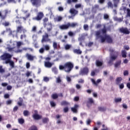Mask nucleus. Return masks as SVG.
Listing matches in <instances>:
<instances>
[{
    "label": "nucleus",
    "mask_w": 130,
    "mask_h": 130,
    "mask_svg": "<svg viewBox=\"0 0 130 130\" xmlns=\"http://www.w3.org/2000/svg\"><path fill=\"white\" fill-rule=\"evenodd\" d=\"M98 109L99 111L101 112H104V111H106V108L104 107H99Z\"/></svg>",
    "instance_id": "29"
},
{
    "label": "nucleus",
    "mask_w": 130,
    "mask_h": 130,
    "mask_svg": "<svg viewBox=\"0 0 130 130\" xmlns=\"http://www.w3.org/2000/svg\"><path fill=\"white\" fill-rule=\"evenodd\" d=\"M32 38L34 42L37 40V37L35 35H32Z\"/></svg>",
    "instance_id": "63"
},
{
    "label": "nucleus",
    "mask_w": 130,
    "mask_h": 130,
    "mask_svg": "<svg viewBox=\"0 0 130 130\" xmlns=\"http://www.w3.org/2000/svg\"><path fill=\"white\" fill-rule=\"evenodd\" d=\"M56 83H61V79H60V77L58 76L56 78Z\"/></svg>",
    "instance_id": "48"
},
{
    "label": "nucleus",
    "mask_w": 130,
    "mask_h": 130,
    "mask_svg": "<svg viewBox=\"0 0 130 130\" xmlns=\"http://www.w3.org/2000/svg\"><path fill=\"white\" fill-rule=\"evenodd\" d=\"M113 2L114 3V6L116 8L117 5H118V3H119V0H113Z\"/></svg>",
    "instance_id": "35"
},
{
    "label": "nucleus",
    "mask_w": 130,
    "mask_h": 130,
    "mask_svg": "<svg viewBox=\"0 0 130 130\" xmlns=\"http://www.w3.org/2000/svg\"><path fill=\"white\" fill-rule=\"evenodd\" d=\"M94 103V100L93 98H89L88 99V101L87 102V107H90L91 105Z\"/></svg>",
    "instance_id": "15"
},
{
    "label": "nucleus",
    "mask_w": 130,
    "mask_h": 130,
    "mask_svg": "<svg viewBox=\"0 0 130 130\" xmlns=\"http://www.w3.org/2000/svg\"><path fill=\"white\" fill-rule=\"evenodd\" d=\"M91 81L92 82V84L93 85H95V86H98V84H99V83H100L101 82V79H99L96 80V81H95V80H94V79L91 78L90 79Z\"/></svg>",
    "instance_id": "17"
},
{
    "label": "nucleus",
    "mask_w": 130,
    "mask_h": 130,
    "mask_svg": "<svg viewBox=\"0 0 130 130\" xmlns=\"http://www.w3.org/2000/svg\"><path fill=\"white\" fill-rule=\"evenodd\" d=\"M70 22L67 23L66 24H62L59 26L60 30H68L70 28Z\"/></svg>",
    "instance_id": "11"
},
{
    "label": "nucleus",
    "mask_w": 130,
    "mask_h": 130,
    "mask_svg": "<svg viewBox=\"0 0 130 130\" xmlns=\"http://www.w3.org/2000/svg\"><path fill=\"white\" fill-rule=\"evenodd\" d=\"M51 97L53 99H57V98H58V95L57 94L54 93L51 95Z\"/></svg>",
    "instance_id": "47"
},
{
    "label": "nucleus",
    "mask_w": 130,
    "mask_h": 130,
    "mask_svg": "<svg viewBox=\"0 0 130 130\" xmlns=\"http://www.w3.org/2000/svg\"><path fill=\"white\" fill-rule=\"evenodd\" d=\"M7 44H10V45H13V46H16V44L12 42V40H10L9 41L7 42Z\"/></svg>",
    "instance_id": "44"
},
{
    "label": "nucleus",
    "mask_w": 130,
    "mask_h": 130,
    "mask_svg": "<svg viewBox=\"0 0 130 130\" xmlns=\"http://www.w3.org/2000/svg\"><path fill=\"white\" fill-rule=\"evenodd\" d=\"M100 38L101 39V43H103L105 42V40H106V35H105V37L103 36H100Z\"/></svg>",
    "instance_id": "27"
},
{
    "label": "nucleus",
    "mask_w": 130,
    "mask_h": 130,
    "mask_svg": "<svg viewBox=\"0 0 130 130\" xmlns=\"http://www.w3.org/2000/svg\"><path fill=\"white\" fill-rule=\"evenodd\" d=\"M18 120L20 124H23V123L25 122V120H24L23 118H19Z\"/></svg>",
    "instance_id": "38"
},
{
    "label": "nucleus",
    "mask_w": 130,
    "mask_h": 130,
    "mask_svg": "<svg viewBox=\"0 0 130 130\" xmlns=\"http://www.w3.org/2000/svg\"><path fill=\"white\" fill-rule=\"evenodd\" d=\"M53 47L54 49L55 50V49H57V43L54 42L53 43Z\"/></svg>",
    "instance_id": "42"
},
{
    "label": "nucleus",
    "mask_w": 130,
    "mask_h": 130,
    "mask_svg": "<svg viewBox=\"0 0 130 130\" xmlns=\"http://www.w3.org/2000/svg\"><path fill=\"white\" fill-rule=\"evenodd\" d=\"M95 64L96 67H102L103 64V60L99 59L96 60Z\"/></svg>",
    "instance_id": "18"
},
{
    "label": "nucleus",
    "mask_w": 130,
    "mask_h": 130,
    "mask_svg": "<svg viewBox=\"0 0 130 130\" xmlns=\"http://www.w3.org/2000/svg\"><path fill=\"white\" fill-rule=\"evenodd\" d=\"M115 102L117 103L118 102H121V98H117L115 99Z\"/></svg>",
    "instance_id": "61"
},
{
    "label": "nucleus",
    "mask_w": 130,
    "mask_h": 130,
    "mask_svg": "<svg viewBox=\"0 0 130 130\" xmlns=\"http://www.w3.org/2000/svg\"><path fill=\"white\" fill-rule=\"evenodd\" d=\"M100 31H95V36H96V39H99L100 37Z\"/></svg>",
    "instance_id": "36"
},
{
    "label": "nucleus",
    "mask_w": 130,
    "mask_h": 130,
    "mask_svg": "<svg viewBox=\"0 0 130 130\" xmlns=\"http://www.w3.org/2000/svg\"><path fill=\"white\" fill-rule=\"evenodd\" d=\"M79 107V105H75L74 107L71 108V111L74 113H78V110L77 109Z\"/></svg>",
    "instance_id": "19"
},
{
    "label": "nucleus",
    "mask_w": 130,
    "mask_h": 130,
    "mask_svg": "<svg viewBox=\"0 0 130 130\" xmlns=\"http://www.w3.org/2000/svg\"><path fill=\"white\" fill-rule=\"evenodd\" d=\"M26 57L27 58L28 60H30V61H33L34 60V58H36L35 56H32L29 53H26Z\"/></svg>",
    "instance_id": "13"
},
{
    "label": "nucleus",
    "mask_w": 130,
    "mask_h": 130,
    "mask_svg": "<svg viewBox=\"0 0 130 130\" xmlns=\"http://www.w3.org/2000/svg\"><path fill=\"white\" fill-rule=\"evenodd\" d=\"M59 69L60 70H64V71L66 72V67H65V65L64 64V66L60 65L59 67Z\"/></svg>",
    "instance_id": "54"
},
{
    "label": "nucleus",
    "mask_w": 130,
    "mask_h": 130,
    "mask_svg": "<svg viewBox=\"0 0 130 130\" xmlns=\"http://www.w3.org/2000/svg\"><path fill=\"white\" fill-rule=\"evenodd\" d=\"M106 40L108 43H112V38L110 36H106Z\"/></svg>",
    "instance_id": "21"
},
{
    "label": "nucleus",
    "mask_w": 130,
    "mask_h": 130,
    "mask_svg": "<svg viewBox=\"0 0 130 130\" xmlns=\"http://www.w3.org/2000/svg\"><path fill=\"white\" fill-rule=\"evenodd\" d=\"M114 20L115 21H117L118 22H122V19L121 18L115 17Z\"/></svg>",
    "instance_id": "56"
},
{
    "label": "nucleus",
    "mask_w": 130,
    "mask_h": 130,
    "mask_svg": "<svg viewBox=\"0 0 130 130\" xmlns=\"http://www.w3.org/2000/svg\"><path fill=\"white\" fill-rule=\"evenodd\" d=\"M121 64V61H117L115 64V68H118Z\"/></svg>",
    "instance_id": "41"
},
{
    "label": "nucleus",
    "mask_w": 130,
    "mask_h": 130,
    "mask_svg": "<svg viewBox=\"0 0 130 130\" xmlns=\"http://www.w3.org/2000/svg\"><path fill=\"white\" fill-rule=\"evenodd\" d=\"M101 31L103 34L106 33V27L105 25H104V28L102 29Z\"/></svg>",
    "instance_id": "50"
},
{
    "label": "nucleus",
    "mask_w": 130,
    "mask_h": 130,
    "mask_svg": "<svg viewBox=\"0 0 130 130\" xmlns=\"http://www.w3.org/2000/svg\"><path fill=\"white\" fill-rule=\"evenodd\" d=\"M85 82L84 79H80L78 80V83L79 84H84Z\"/></svg>",
    "instance_id": "64"
},
{
    "label": "nucleus",
    "mask_w": 130,
    "mask_h": 130,
    "mask_svg": "<svg viewBox=\"0 0 130 130\" xmlns=\"http://www.w3.org/2000/svg\"><path fill=\"white\" fill-rule=\"evenodd\" d=\"M52 66H53V63L49 61H44V66L45 68H47L48 69H50V68H51Z\"/></svg>",
    "instance_id": "16"
},
{
    "label": "nucleus",
    "mask_w": 130,
    "mask_h": 130,
    "mask_svg": "<svg viewBox=\"0 0 130 130\" xmlns=\"http://www.w3.org/2000/svg\"><path fill=\"white\" fill-rule=\"evenodd\" d=\"M28 130H37V127L35 125H32L29 128Z\"/></svg>",
    "instance_id": "46"
},
{
    "label": "nucleus",
    "mask_w": 130,
    "mask_h": 130,
    "mask_svg": "<svg viewBox=\"0 0 130 130\" xmlns=\"http://www.w3.org/2000/svg\"><path fill=\"white\" fill-rule=\"evenodd\" d=\"M44 48L43 47L41 48L39 50V52H40V53H44Z\"/></svg>",
    "instance_id": "58"
},
{
    "label": "nucleus",
    "mask_w": 130,
    "mask_h": 130,
    "mask_svg": "<svg viewBox=\"0 0 130 130\" xmlns=\"http://www.w3.org/2000/svg\"><path fill=\"white\" fill-rule=\"evenodd\" d=\"M76 26H79V24H78L77 22L72 23L71 24L70 23V27H72V28H74V27H76Z\"/></svg>",
    "instance_id": "32"
},
{
    "label": "nucleus",
    "mask_w": 130,
    "mask_h": 130,
    "mask_svg": "<svg viewBox=\"0 0 130 130\" xmlns=\"http://www.w3.org/2000/svg\"><path fill=\"white\" fill-rule=\"evenodd\" d=\"M66 80L68 83H71L72 82V79L68 76H66Z\"/></svg>",
    "instance_id": "49"
},
{
    "label": "nucleus",
    "mask_w": 130,
    "mask_h": 130,
    "mask_svg": "<svg viewBox=\"0 0 130 130\" xmlns=\"http://www.w3.org/2000/svg\"><path fill=\"white\" fill-rule=\"evenodd\" d=\"M16 31L17 33H22V31L23 33H26L27 32V30L26 29L24 28V27L22 25H19L17 27Z\"/></svg>",
    "instance_id": "8"
},
{
    "label": "nucleus",
    "mask_w": 130,
    "mask_h": 130,
    "mask_svg": "<svg viewBox=\"0 0 130 130\" xmlns=\"http://www.w3.org/2000/svg\"><path fill=\"white\" fill-rule=\"evenodd\" d=\"M3 25L5 27H8L10 25V22L8 21H5L4 23H3Z\"/></svg>",
    "instance_id": "57"
},
{
    "label": "nucleus",
    "mask_w": 130,
    "mask_h": 130,
    "mask_svg": "<svg viewBox=\"0 0 130 130\" xmlns=\"http://www.w3.org/2000/svg\"><path fill=\"white\" fill-rule=\"evenodd\" d=\"M8 14H11V10L5 9L0 11V19L2 20H6Z\"/></svg>",
    "instance_id": "3"
},
{
    "label": "nucleus",
    "mask_w": 130,
    "mask_h": 130,
    "mask_svg": "<svg viewBox=\"0 0 130 130\" xmlns=\"http://www.w3.org/2000/svg\"><path fill=\"white\" fill-rule=\"evenodd\" d=\"M7 46L8 47L6 49H8V51H9V52H15L16 49V47H15V46L13 47V46L10 44H7Z\"/></svg>",
    "instance_id": "9"
},
{
    "label": "nucleus",
    "mask_w": 130,
    "mask_h": 130,
    "mask_svg": "<svg viewBox=\"0 0 130 130\" xmlns=\"http://www.w3.org/2000/svg\"><path fill=\"white\" fill-rule=\"evenodd\" d=\"M50 104L52 106V107H54L56 105L55 103H54L53 101L50 102Z\"/></svg>",
    "instance_id": "59"
},
{
    "label": "nucleus",
    "mask_w": 130,
    "mask_h": 130,
    "mask_svg": "<svg viewBox=\"0 0 130 130\" xmlns=\"http://www.w3.org/2000/svg\"><path fill=\"white\" fill-rule=\"evenodd\" d=\"M96 9H99V5H94V7L92 8V11L93 12V13H96L97 10Z\"/></svg>",
    "instance_id": "31"
},
{
    "label": "nucleus",
    "mask_w": 130,
    "mask_h": 130,
    "mask_svg": "<svg viewBox=\"0 0 130 130\" xmlns=\"http://www.w3.org/2000/svg\"><path fill=\"white\" fill-rule=\"evenodd\" d=\"M32 6H35L36 8H39L41 6V0H30Z\"/></svg>",
    "instance_id": "7"
},
{
    "label": "nucleus",
    "mask_w": 130,
    "mask_h": 130,
    "mask_svg": "<svg viewBox=\"0 0 130 130\" xmlns=\"http://www.w3.org/2000/svg\"><path fill=\"white\" fill-rule=\"evenodd\" d=\"M3 63H6V64H8V63H9L10 67H11V69H14V68H15V63L11 59L6 60L4 62H3Z\"/></svg>",
    "instance_id": "12"
},
{
    "label": "nucleus",
    "mask_w": 130,
    "mask_h": 130,
    "mask_svg": "<svg viewBox=\"0 0 130 130\" xmlns=\"http://www.w3.org/2000/svg\"><path fill=\"white\" fill-rule=\"evenodd\" d=\"M42 121L43 123H47L49 121V119L48 118H44L42 119Z\"/></svg>",
    "instance_id": "37"
},
{
    "label": "nucleus",
    "mask_w": 130,
    "mask_h": 130,
    "mask_svg": "<svg viewBox=\"0 0 130 130\" xmlns=\"http://www.w3.org/2000/svg\"><path fill=\"white\" fill-rule=\"evenodd\" d=\"M108 8H110V9H113V5L112 4V3L111 2H109L107 3Z\"/></svg>",
    "instance_id": "39"
},
{
    "label": "nucleus",
    "mask_w": 130,
    "mask_h": 130,
    "mask_svg": "<svg viewBox=\"0 0 130 130\" xmlns=\"http://www.w3.org/2000/svg\"><path fill=\"white\" fill-rule=\"evenodd\" d=\"M71 47H72V45L66 44L64 46V49L66 50H69Z\"/></svg>",
    "instance_id": "40"
},
{
    "label": "nucleus",
    "mask_w": 130,
    "mask_h": 130,
    "mask_svg": "<svg viewBox=\"0 0 130 130\" xmlns=\"http://www.w3.org/2000/svg\"><path fill=\"white\" fill-rule=\"evenodd\" d=\"M24 116H28L29 115V112L27 110H24L23 111Z\"/></svg>",
    "instance_id": "51"
},
{
    "label": "nucleus",
    "mask_w": 130,
    "mask_h": 130,
    "mask_svg": "<svg viewBox=\"0 0 130 130\" xmlns=\"http://www.w3.org/2000/svg\"><path fill=\"white\" fill-rule=\"evenodd\" d=\"M43 48H44V50H46V51H48L50 49V46L48 44L43 45Z\"/></svg>",
    "instance_id": "24"
},
{
    "label": "nucleus",
    "mask_w": 130,
    "mask_h": 130,
    "mask_svg": "<svg viewBox=\"0 0 130 130\" xmlns=\"http://www.w3.org/2000/svg\"><path fill=\"white\" fill-rule=\"evenodd\" d=\"M104 20H109V15L106 13L104 14Z\"/></svg>",
    "instance_id": "43"
},
{
    "label": "nucleus",
    "mask_w": 130,
    "mask_h": 130,
    "mask_svg": "<svg viewBox=\"0 0 130 130\" xmlns=\"http://www.w3.org/2000/svg\"><path fill=\"white\" fill-rule=\"evenodd\" d=\"M74 53H76L77 54H81L82 53V51H80V49H74L73 50Z\"/></svg>",
    "instance_id": "33"
},
{
    "label": "nucleus",
    "mask_w": 130,
    "mask_h": 130,
    "mask_svg": "<svg viewBox=\"0 0 130 130\" xmlns=\"http://www.w3.org/2000/svg\"><path fill=\"white\" fill-rule=\"evenodd\" d=\"M63 111L65 113H67V112H68V111H69V107H66L64 108V109L63 110Z\"/></svg>",
    "instance_id": "62"
},
{
    "label": "nucleus",
    "mask_w": 130,
    "mask_h": 130,
    "mask_svg": "<svg viewBox=\"0 0 130 130\" xmlns=\"http://www.w3.org/2000/svg\"><path fill=\"white\" fill-rule=\"evenodd\" d=\"M121 80H122V78L121 77L117 78L116 79V85H119V84H120V82H121Z\"/></svg>",
    "instance_id": "28"
},
{
    "label": "nucleus",
    "mask_w": 130,
    "mask_h": 130,
    "mask_svg": "<svg viewBox=\"0 0 130 130\" xmlns=\"http://www.w3.org/2000/svg\"><path fill=\"white\" fill-rule=\"evenodd\" d=\"M119 31L121 33H123V34H129V31L127 28L121 27L119 29Z\"/></svg>",
    "instance_id": "14"
},
{
    "label": "nucleus",
    "mask_w": 130,
    "mask_h": 130,
    "mask_svg": "<svg viewBox=\"0 0 130 130\" xmlns=\"http://www.w3.org/2000/svg\"><path fill=\"white\" fill-rule=\"evenodd\" d=\"M88 74H89V68L84 67L80 69L79 72L80 76H88Z\"/></svg>",
    "instance_id": "6"
},
{
    "label": "nucleus",
    "mask_w": 130,
    "mask_h": 130,
    "mask_svg": "<svg viewBox=\"0 0 130 130\" xmlns=\"http://www.w3.org/2000/svg\"><path fill=\"white\" fill-rule=\"evenodd\" d=\"M43 81L46 82V83H47V82H49V78L47 77H44Z\"/></svg>",
    "instance_id": "53"
},
{
    "label": "nucleus",
    "mask_w": 130,
    "mask_h": 130,
    "mask_svg": "<svg viewBox=\"0 0 130 130\" xmlns=\"http://www.w3.org/2000/svg\"><path fill=\"white\" fill-rule=\"evenodd\" d=\"M52 30V23H49L48 24V26L47 27V31L48 34L45 32V35H43L41 40L42 43H43V42H50V43H51V40L49 39L48 37H50V36H52L53 37V36H54V35L51 32Z\"/></svg>",
    "instance_id": "1"
},
{
    "label": "nucleus",
    "mask_w": 130,
    "mask_h": 130,
    "mask_svg": "<svg viewBox=\"0 0 130 130\" xmlns=\"http://www.w3.org/2000/svg\"><path fill=\"white\" fill-rule=\"evenodd\" d=\"M83 28L85 31H88L89 30V25L88 24H84L83 25Z\"/></svg>",
    "instance_id": "45"
},
{
    "label": "nucleus",
    "mask_w": 130,
    "mask_h": 130,
    "mask_svg": "<svg viewBox=\"0 0 130 130\" xmlns=\"http://www.w3.org/2000/svg\"><path fill=\"white\" fill-rule=\"evenodd\" d=\"M126 51H125V50H122L121 51V54H122V57L125 58L126 57Z\"/></svg>",
    "instance_id": "34"
},
{
    "label": "nucleus",
    "mask_w": 130,
    "mask_h": 130,
    "mask_svg": "<svg viewBox=\"0 0 130 130\" xmlns=\"http://www.w3.org/2000/svg\"><path fill=\"white\" fill-rule=\"evenodd\" d=\"M32 117L34 118L36 120H38L39 119H41L42 118V116L40 115L39 114H33Z\"/></svg>",
    "instance_id": "20"
},
{
    "label": "nucleus",
    "mask_w": 130,
    "mask_h": 130,
    "mask_svg": "<svg viewBox=\"0 0 130 130\" xmlns=\"http://www.w3.org/2000/svg\"><path fill=\"white\" fill-rule=\"evenodd\" d=\"M70 103L67 101H63L61 103V105L62 106L63 105H69Z\"/></svg>",
    "instance_id": "52"
},
{
    "label": "nucleus",
    "mask_w": 130,
    "mask_h": 130,
    "mask_svg": "<svg viewBox=\"0 0 130 130\" xmlns=\"http://www.w3.org/2000/svg\"><path fill=\"white\" fill-rule=\"evenodd\" d=\"M26 37H27V36H26V34H25V33H23V34L21 35L20 39L22 40L23 38H26Z\"/></svg>",
    "instance_id": "60"
},
{
    "label": "nucleus",
    "mask_w": 130,
    "mask_h": 130,
    "mask_svg": "<svg viewBox=\"0 0 130 130\" xmlns=\"http://www.w3.org/2000/svg\"><path fill=\"white\" fill-rule=\"evenodd\" d=\"M87 36L88 35L86 34H82L81 36L78 38V41H82V40H85V37Z\"/></svg>",
    "instance_id": "22"
},
{
    "label": "nucleus",
    "mask_w": 130,
    "mask_h": 130,
    "mask_svg": "<svg viewBox=\"0 0 130 130\" xmlns=\"http://www.w3.org/2000/svg\"><path fill=\"white\" fill-rule=\"evenodd\" d=\"M52 72L55 74V75H57L58 74V71H57V69L56 67H53L52 68Z\"/></svg>",
    "instance_id": "30"
},
{
    "label": "nucleus",
    "mask_w": 130,
    "mask_h": 130,
    "mask_svg": "<svg viewBox=\"0 0 130 130\" xmlns=\"http://www.w3.org/2000/svg\"><path fill=\"white\" fill-rule=\"evenodd\" d=\"M61 20H62V17L60 16L54 18V22H60Z\"/></svg>",
    "instance_id": "26"
},
{
    "label": "nucleus",
    "mask_w": 130,
    "mask_h": 130,
    "mask_svg": "<svg viewBox=\"0 0 130 130\" xmlns=\"http://www.w3.org/2000/svg\"><path fill=\"white\" fill-rule=\"evenodd\" d=\"M17 33L18 31H17V30H14L13 31H10L9 34L12 35L13 37H18Z\"/></svg>",
    "instance_id": "25"
},
{
    "label": "nucleus",
    "mask_w": 130,
    "mask_h": 130,
    "mask_svg": "<svg viewBox=\"0 0 130 130\" xmlns=\"http://www.w3.org/2000/svg\"><path fill=\"white\" fill-rule=\"evenodd\" d=\"M110 54V59L108 61V63H111L112 61L115 60L117 57L118 56L119 53L117 51H114V50L112 48L109 49Z\"/></svg>",
    "instance_id": "2"
},
{
    "label": "nucleus",
    "mask_w": 130,
    "mask_h": 130,
    "mask_svg": "<svg viewBox=\"0 0 130 130\" xmlns=\"http://www.w3.org/2000/svg\"><path fill=\"white\" fill-rule=\"evenodd\" d=\"M43 16H44V14H43V13L40 12L38 14L37 16L36 17H34L32 18V20H36V21H40L43 18Z\"/></svg>",
    "instance_id": "10"
},
{
    "label": "nucleus",
    "mask_w": 130,
    "mask_h": 130,
    "mask_svg": "<svg viewBox=\"0 0 130 130\" xmlns=\"http://www.w3.org/2000/svg\"><path fill=\"white\" fill-rule=\"evenodd\" d=\"M12 56H13L10 54L5 53L0 56V58L1 60H5L6 61V60H10V59H12Z\"/></svg>",
    "instance_id": "5"
},
{
    "label": "nucleus",
    "mask_w": 130,
    "mask_h": 130,
    "mask_svg": "<svg viewBox=\"0 0 130 130\" xmlns=\"http://www.w3.org/2000/svg\"><path fill=\"white\" fill-rule=\"evenodd\" d=\"M70 12L72 15H73V17H75V16L78 14V11L76 10L75 9H71Z\"/></svg>",
    "instance_id": "23"
},
{
    "label": "nucleus",
    "mask_w": 130,
    "mask_h": 130,
    "mask_svg": "<svg viewBox=\"0 0 130 130\" xmlns=\"http://www.w3.org/2000/svg\"><path fill=\"white\" fill-rule=\"evenodd\" d=\"M65 66V72L66 73H70L72 70H73V68H74V64L72 63L71 62H66L64 64Z\"/></svg>",
    "instance_id": "4"
},
{
    "label": "nucleus",
    "mask_w": 130,
    "mask_h": 130,
    "mask_svg": "<svg viewBox=\"0 0 130 130\" xmlns=\"http://www.w3.org/2000/svg\"><path fill=\"white\" fill-rule=\"evenodd\" d=\"M5 73V69H3V66H0V73L4 74Z\"/></svg>",
    "instance_id": "55"
}]
</instances>
